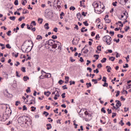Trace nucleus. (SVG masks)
Here are the masks:
<instances>
[{"label": "nucleus", "mask_w": 131, "mask_h": 131, "mask_svg": "<svg viewBox=\"0 0 131 131\" xmlns=\"http://www.w3.org/2000/svg\"><path fill=\"white\" fill-rule=\"evenodd\" d=\"M92 6L94 8V11L96 14H101L104 11V6L101 7V5L98 4L97 2H94L93 3Z\"/></svg>", "instance_id": "f257e3e1"}, {"label": "nucleus", "mask_w": 131, "mask_h": 131, "mask_svg": "<svg viewBox=\"0 0 131 131\" xmlns=\"http://www.w3.org/2000/svg\"><path fill=\"white\" fill-rule=\"evenodd\" d=\"M103 41H105L106 42L107 45L108 46H110V45H111V42H112V38L110 36H104L102 38Z\"/></svg>", "instance_id": "f03ea898"}, {"label": "nucleus", "mask_w": 131, "mask_h": 131, "mask_svg": "<svg viewBox=\"0 0 131 131\" xmlns=\"http://www.w3.org/2000/svg\"><path fill=\"white\" fill-rule=\"evenodd\" d=\"M32 43V41L31 40H28L27 42V53H29L32 49L31 47H30Z\"/></svg>", "instance_id": "7ed1b4c3"}, {"label": "nucleus", "mask_w": 131, "mask_h": 131, "mask_svg": "<svg viewBox=\"0 0 131 131\" xmlns=\"http://www.w3.org/2000/svg\"><path fill=\"white\" fill-rule=\"evenodd\" d=\"M54 43H56V40L50 39L49 40L46 42V45H48V46H50V47H52L54 45Z\"/></svg>", "instance_id": "20e7f679"}, {"label": "nucleus", "mask_w": 131, "mask_h": 131, "mask_svg": "<svg viewBox=\"0 0 131 131\" xmlns=\"http://www.w3.org/2000/svg\"><path fill=\"white\" fill-rule=\"evenodd\" d=\"M21 51L23 53H27V44L26 43L25 45L21 47Z\"/></svg>", "instance_id": "39448f33"}, {"label": "nucleus", "mask_w": 131, "mask_h": 131, "mask_svg": "<svg viewBox=\"0 0 131 131\" xmlns=\"http://www.w3.org/2000/svg\"><path fill=\"white\" fill-rule=\"evenodd\" d=\"M30 99H34L31 100V102L30 103V105L32 104H35V98L33 97L32 96H30Z\"/></svg>", "instance_id": "423d86ee"}, {"label": "nucleus", "mask_w": 131, "mask_h": 131, "mask_svg": "<svg viewBox=\"0 0 131 131\" xmlns=\"http://www.w3.org/2000/svg\"><path fill=\"white\" fill-rule=\"evenodd\" d=\"M76 16L79 21H81V20H82V18H81V17H82V15H81V14H80V13H77Z\"/></svg>", "instance_id": "0eeeda50"}, {"label": "nucleus", "mask_w": 131, "mask_h": 131, "mask_svg": "<svg viewBox=\"0 0 131 131\" xmlns=\"http://www.w3.org/2000/svg\"><path fill=\"white\" fill-rule=\"evenodd\" d=\"M59 97H60V93H59V91H57V93L54 97V100H58V98H59Z\"/></svg>", "instance_id": "6e6552de"}, {"label": "nucleus", "mask_w": 131, "mask_h": 131, "mask_svg": "<svg viewBox=\"0 0 131 131\" xmlns=\"http://www.w3.org/2000/svg\"><path fill=\"white\" fill-rule=\"evenodd\" d=\"M56 6L58 9L61 8V2H60V0L56 1Z\"/></svg>", "instance_id": "1a4fd4ad"}, {"label": "nucleus", "mask_w": 131, "mask_h": 131, "mask_svg": "<svg viewBox=\"0 0 131 131\" xmlns=\"http://www.w3.org/2000/svg\"><path fill=\"white\" fill-rule=\"evenodd\" d=\"M128 14H127V13H125V12L123 13V16H124V20H126V19H127L128 17Z\"/></svg>", "instance_id": "9d476101"}, {"label": "nucleus", "mask_w": 131, "mask_h": 131, "mask_svg": "<svg viewBox=\"0 0 131 131\" xmlns=\"http://www.w3.org/2000/svg\"><path fill=\"white\" fill-rule=\"evenodd\" d=\"M44 95L46 97H49L50 95H51V92H50V91L45 92H44Z\"/></svg>", "instance_id": "9b49d317"}, {"label": "nucleus", "mask_w": 131, "mask_h": 131, "mask_svg": "<svg viewBox=\"0 0 131 131\" xmlns=\"http://www.w3.org/2000/svg\"><path fill=\"white\" fill-rule=\"evenodd\" d=\"M97 26L99 29H103V24L100 23L97 25Z\"/></svg>", "instance_id": "f8f14e48"}, {"label": "nucleus", "mask_w": 131, "mask_h": 131, "mask_svg": "<svg viewBox=\"0 0 131 131\" xmlns=\"http://www.w3.org/2000/svg\"><path fill=\"white\" fill-rule=\"evenodd\" d=\"M44 27L45 29H50V27H49V23H46L45 25H44Z\"/></svg>", "instance_id": "ddd939ff"}, {"label": "nucleus", "mask_w": 131, "mask_h": 131, "mask_svg": "<svg viewBox=\"0 0 131 131\" xmlns=\"http://www.w3.org/2000/svg\"><path fill=\"white\" fill-rule=\"evenodd\" d=\"M106 68L107 69V72H108V73H110L111 72L110 70H112V69L111 68L110 66H107L106 67Z\"/></svg>", "instance_id": "4468645a"}, {"label": "nucleus", "mask_w": 131, "mask_h": 131, "mask_svg": "<svg viewBox=\"0 0 131 131\" xmlns=\"http://www.w3.org/2000/svg\"><path fill=\"white\" fill-rule=\"evenodd\" d=\"M47 129H48L49 130V129H50V128H52V125L51 124H47Z\"/></svg>", "instance_id": "2eb2a0df"}, {"label": "nucleus", "mask_w": 131, "mask_h": 131, "mask_svg": "<svg viewBox=\"0 0 131 131\" xmlns=\"http://www.w3.org/2000/svg\"><path fill=\"white\" fill-rule=\"evenodd\" d=\"M109 60H110L111 61H112V62H114L115 60V57H113V56H111L109 58Z\"/></svg>", "instance_id": "dca6fc26"}, {"label": "nucleus", "mask_w": 131, "mask_h": 131, "mask_svg": "<svg viewBox=\"0 0 131 131\" xmlns=\"http://www.w3.org/2000/svg\"><path fill=\"white\" fill-rule=\"evenodd\" d=\"M36 39H37V40H40V39H42V36H40V35H38L37 36Z\"/></svg>", "instance_id": "f3484780"}, {"label": "nucleus", "mask_w": 131, "mask_h": 131, "mask_svg": "<svg viewBox=\"0 0 131 131\" xmlns=\"http://www.w3.org/2000/svg\"><path fill=\"white\" fill-rule=\"evenodd\" d=\"M116 107H118V108H119V107H121V102L120 101V102H118L116 104Z\"/></svg>", "instance_id": "a211bd4d"}, {"label": "nucleus", "mask_w": 131, "mask_h": 131, "mask_svg": "<svg viewBox=\"0 0 131 131\" xmlns=\"http://www.w3.org/2000/svg\"><path fill=\"white\" fill-rule=\"evenodd\" d=\"M28 79H29V77H28L27 76H25L24 77V81H27V80H28Z\"/></svg>", "instance_id": "6ab92c4d"}, {"label": "nucleus", "mask_w": 131, "mask_h": 131, "mask_svg": "<svg viewBox=\"0 0 131 131\" xmlns=\"http://www.w3.org/2000/svg\"><path fill=\"white\" fill-rule=\"evenodd\" d=\"M120 4L122 6H124V5H125V2H124V0H120Z\"/></svg>", "instance_id": "aec40b11"}, {"label": "nucleus", "mask_w": 131, "mask_h": 131, "mask_svg": "<svg viewBox=\"0 0 131 131\" xmlns=\"http://www.w3.org/2000/svg\"><path fill=\"white\" fill-rule=\"evenodd\" d=\"M92 81V82H94V84H97V83H98V80L97 79H93Z\"/></svg>", "instance_id": "412c9836"}, {"label": "nucleus", "mask_w": 131, "mask_h": 131, "mask_svg": "<svg viewBox=\"0 0 131 131\" xmlns=\"http://www.w3.org/2000/svg\"><path fill=\"white\" fill-rule=\"evenodd\" d=\"M21 71H22L23 72L25 73V72H26V68H25V67H21Z\"/></svg>", "instance_id": "4be33fe9"}, {"label": "nucleus", "mask_w": 131, "mask_h": 131, "mask_svg": "<svg viewBox=\"0 0 131 131\" xmlns=\"http://www.w3.org/2000/svg\"><path fill=\"white\" fill-rule=\"evenodd\" d=\"M9 19H10V20H12V21H15V20H16V17H15V16H10L9 17Z\"/></svg>", "instance_id": "5701e85b"}, {"label": "nucleus", "mask_w": 131, "mask_h": 131, "mask_svg": "<svg viewBox=\"0 0 131 131\" xmlns=\"http://www.w3.org/2000/svg\"><path fill=\"white\" fill-rule=\"evenodd\" d=\"M104 20L105 21V23H110L111 22V20L108 18L106 19V18H104Z\"/></svg>", "instance_id": "b1692460"}, {"label": "nucleus", "mask_w": 131, "mask_h": 131, "mask_svg": "<svg viewBox=\"0 0 131 131\" xmlns=\"http://www.w3.org/2000/svg\"><path fill=\"white\" fill-rule=\"evenodd\" d=\"M86 85H87L86 88H88V89H89V88L92 86V83L91 82L86 83Z\"/></svg>", "instance_id": "393cba45"}, {"label": "nucleus", "mask_w": 131, "mask_h": 131, "mask_svg": "<svg viewBox=\"0 0 131 131\" xmlns=\"http://www.w3.org/2000/svg\"><path fill=\"white\" fill-rule=\"evenodd\" d=\"M102 47L101 46H98L97 47V51H99V52H101V51H102V49H101V48Z\"/></svg>", "instance_id": "a878e982"}, {"label": "nucleus", "mask_w": 131, "mask_h": 131, "mask_svg": "<svg viewBox=\"0 0 131 131\" xmlns=\"http://www.w3.org/2000/svg\"><path fill=\"white\" fill-rule=\"evenodd\" d=\"M52 47V49H56L57 47V45L54 43Z\"/></svg>", "instance_id": "bb28decb"}, {"label": "nucleus", "mask_w": 131, "mask_h": 131, "mask_svg": "<svg viewBox=\"0 0 131 131\" xmlns=\"http://www.w3.org/2000/svg\"><path fill=\"white\" fill-rule=\"evenodd\" d=\"M106 61H107V58H103L101 60V63H105V62H106Z\"/></svg>", "instance_id": "cd10ccee"}, {"label": "nucleus", "mask_w": 131, "mask_h": 131, "mask_svg": "<svg viewBox=\"0 0 131 131\" xmlns=\"http://www.w3.org/2000/svg\"><path fill=\"white\" fill-rule=\"evenodd\" d=\"M47 74H49V75H45V77H47V78H50L52 76V75L50 73H47Z\"/></svg>", "instance_id": "c85d7f7f"}, {"label": "nucleus", "mask_w": 131, "mask_h": 131, "mask_svg": "<svg viewBox=\"0 0 131 131\" xmlns=\"http://www.w3.org/2000/svg\"><path fill=\"white\" fill-rule=\"evenodd\" d=\"M102 81H104V82H107V78L105 76L103 77Z\"/></svg>", "instance_id": "c756f323"}, {"label": "nucleus", "mask_w": 131, "mask_h": 131, "mask_svg": "<svg viewBox=\"0 0 131 131\" xmlns=\"http://www.w3.org/2000/svg\"><path fill=\"white\" fill-rule=\"evenodd\" d=\"M43 115H45V116L47 117V116H49V113L47 112H43Z\"/></svg>", "instance_id": "7c9ffc66"}, {"label": "nucleus", "mask_w": 131, "mask_h": 131, "mask_svg": "<svg viewBox=\"0 0 131 131\" xmlns=\"http://www.w3.org/2000/svg\"><path fill=\"white\" fill-rule=\"evenodd\" d=\"M94 57H96L95 58V59H96V60H98V59H99L100 56H99V55L95 54V55H94Z\"/></svg>", "instance_id": "2f4dec72"}, {"label": "nucleus", "mask_w": 131, "mask_h": 131, "mask_svg": "<svg viewBox=\"0 0 131 131\" xmlns=\"http://www.w3.org/2000/svg\"><path fill=\"white\" fill-rule=\"evenodd\" d=\"M23 111H27V107H26V105H24L23 106Z\"/></svg>", "instance_id": "473e14b6"}, {"label": "nucleus", "mask_w": 131, "mask_h": 131, "mask_svg": "<svg viewBox=\"0 0 131 131\" xmlns=\"http://www.w3.org/2000/svg\"><path fill=\"white\" fill-rule=\"evenodd\" d=\"M52 38L53 39H57V38H58V36H57V35H53L52 36Z\"/></svg>", "instance_id": "72a5a7b5"}, {"label": "nucleus", "mask_w": 131, "mask_h": 131, "mask_svg": "<svg viewBox=\"0 0 131 131\" xmlns=\"http://www.w3.org/2000/svg\"><path fill=\"white\" fill-rule=\"evenodd\" d=\"M31 111L32 112H34V111H35V110H36V107H34V106H31Z\"/></svg>", "instance_id": "f704fd0d"}, {"label": "nucleus", "mask_w": 131, "mask_h": 131, "mask_svg": "<svg viewBox=\"0 0 131 131\" xmlns=\"http://www.w3.org/2000/svg\"><path fill=\"white\" fill-rule=\"evenodd\" d=\"M72 84H75V81H70V85H72Z\"/></svg>", "instance_id": "c9c22d12"}, {"label": "nucleus", "mask_w": 131, "mask_h": 131, "mask_svg": "<svg viewBox=\"0 0 131 131\" xmlns=\"http://www.w3.org/2000/svg\"><path fill=\"white\" fill-rule=\"evenodd\" d=\"M70 11H74V10H75V7H74V6H71V7L70 8Z\"/></svg>", "instance_id": "e433bc0d"}, {"label": "nucleus", "mask_w": 131, "mask_h": 131, "mask_svg": "<svg viewBox=\"0 0 131 131\" xmlns=\"http://www.w3.org/2000/svg\"><path fill=\"white\" fill-rule=\"evenodd\" d=\"M107 111L108 112V114H111L112 113V110L109 108H107Z\"/></svg>", "instance_id": "4c0bfd02"}, {"label": "nucleus", "mask_w": 131, "mask_h": 131, "mask_svg": "<svg viewBox=\"0 0 131 131\" xmlns=\"http://www.w3.org/2000/svg\"><path fill=\"white\" fill-rule=\"evenodd\" d=\"M23 19H25V17L24 16L20 17V18H18V21H19V22H21Z\"/></svg>", "instance_id": "58836bf2"}, {"label": "nucleus", "mask_w": 131, "mask_h": 131, "mask_svg": "<svg viewBox=\"0 0 131 131\" xmlns=\"http://www.w3.org/2000/svg\"><path fill=\"white\" fill-rule=\"evenodd\" d=\"M84 25H85V26H89V24L88 23V21H85L83 23Z\"/></svg>", "instance_id": "ea45409f"}, {"label": "nucleus", "mask_w": 131, "mask_h": 131, "mask_svg": "<svg viewBox=\"0 0 131 131\" xmlns=\"http://www.w3.org/2000/svg\"><path fill=\"white\" fill-rule=\"evenodd\" d=\"M31 91L30 90V88L28 87V89L26 90V93H31Z\"/></svg>", "instance_id": "a19ab883"}, {"label": "nucleus", "mask_w": 131, "mask_h": 131, "mask_svg": "<svg viewBox=\"0 0 131 131\" xmlns=\"http://www.w3.org/2000/svg\"><path fill=\"white\" fill-rule=\"evenodd\" d=\"M112 5L113 6H114V7H116V6H117V2H113L112 3Z\"/></svg>", "instance_id": "79ce46f5"}, {"label": "nucleus", "mask_w": 131, "mask_h": 131, "mask_svg": "<svg viewBox=\"0 0 131 131\" xmlns=\"http://www.w3.org/2000/svg\"><path fill=\"white\" fill-rule=\"evenodd\" d=\"M14 5L15 6H18L19 5V2H18V0H15L14 2Z\"/></svg>", "instance_id": "37998d69"}, {"label": "nucleus", "mask_w": 131, "mask_h": 131, "mask_svg": "<svg viewBox=\"0 0 131 131\" xmlns=\"http://www.w3.org/2000/svg\"><path fill=\"white\" fill-rule=\"evenodd\" d=\"M101 112H103L104 113H106V110H105V107H102L101 110Z\"/></svg>", "instance_id": "c03bdc74"}, {"label": "nucleus", "mask_w": 131, "mask_h": 131, "mask_svg": "<svg viewBox=\"0 0 131 131\" xmlns=\"http://www.w3.org/2000/svg\"><path fill=\"white\" fill-rule=\"evenodd\" d=\"M79 61L81 63H83V62L84 61V60H83V58H82V57H80V59Z\"/></svg>", "instance_id": "a18cd8bd"}, {"label": "nucleus", "mask_w": 131, "mask_h": 131, "mask_svg": "<svg viewBox=\"0 0 131 131\" xmlns=\"http://www.w3.org/2000/svg\"><path fill=\"white\" fill-rule=\"evenodd\" d=\"M38 22H40V24H41L42 23V19L39 18L38 19Z\"/></svg>", "instance_id": "49530a36"}, {"label": "nucleus", "mask_w": 131, "mask_h": 131, "mask_svg": "<svg viewBox=\"0 0 131 131\" xmlns=\"http://www.w3.org/2000/svg\"><path fill=\"white\" fill-rule=\"evenodd\" d=\"M6 47L7 49H11L12 48L10 46V44H7L6 45Z\"/></svg>", "instance_id": "de8ad7c7"}, {"label": "nucleus", "mask_w": 131, "mask_h": 131, "mask_svg": "<svg viewBox=\"0 0 131 131\" xmlns=\"http://www.w3.org/2000/svg\"><path fill=\"white\" fill-rule=\"evenodd\" d=\"M63 82H64V81H63V80H59V81H58V83L59 84H63Z\"/></svg>", "instance_id": "09e8293b"}, {"label": "nucleus", "mask_w": 131, "mask_h": 131, "mask_svg": "<svg viewBox=\"0 0 131 131\" xmlns=\"http://www.w3.org/2000/svg\"><path fill=\"white\" fill-rule=\"evenodd\" d=\"M103 86H106V88H108V83H106V82H104V84H103Z\"/></svg>", "instance_id": "8fccbe9b"}, {"label": "nucleus", "mask_w": 131, "mask_h": 131, "mask_svg": "<svg viewBox=\"0 0 131 131\" xmlns=\"http://www.w3.org/2000/svg\"><path fill=\"white\" fill-rule=\"evenodd\" d=\"M19 104H20V101H17L15 102V106H18Z\"/></svg>", "instance_id": "3c124183"}, {"label": "nucleus", "mask_w": 131, "mask_h": 131, "mask_svg": "<svg viewBox=\"0 0 131 131\" xmlns=\"http://www.w3.org/2000/svg\"><path fill=\"white\" fill-rule=\"evenodd\" d=\"M120 94V91H118L117 92V94H116V97H118V96H119V94Z\"/></svg>", "instance_id": "603ef678"}, {"label": "nucleus", "mask_w": 131, "mask_h": 131, "mask_svg": "<svg viewBox=\"0 0 131 131\" xmlns=\"http://www.w3.org/2000/svg\"><path fill=\"white\" fill-rule=\"evenodd\" d=\"M125 66H123V68H128V64L126 63L125 64Z\"/></svg>", "instance_id": "864d4df0"}, {"label": "nucleus", "mask_w": 131, "mask_h": 131, "mask_svg": "<svg viewBox=\"0 0 131 131\" xmlns=\"http://www.w3.org/2000/svg\"><path fill=\"white\" fill-rule=\"evenodd\" d=\"M94 73H96H96L98 74L99 73V70L98 69H96V70H94Z\"/></svg>", "instance_id": "5fc2aeb1"}, {"label": "nucleus", "mask_w": 131, "mask_h": 131, "mask_svg": "<svg viewBox=\"0 0 131 131\" xmlns=\"http://www.w3.org/2000/svg\"><path fill=\"white\" fill-rule=\"evenodd\" d=\"M70 60L72 62H75V59H73L72 57H70Z\"/></svg>", "instance_id": "6e6d98bb"}, {"label": "nucleus", "mask_w": 131, "mask_h": 131, "mask_svg": "<svg viewBox=\"0 0 131 131\" xmlns=\"http://www.w3.org/2000/svg\"><path fill=\"white\" fill-rule=\"evenodd\" d=\"M11 32H12L11 31H8V32L7 33V34L8 36H11Z\"/></svg>", "instance_id": "4d7b16f0"}, {"label": "nucleus", "mask_w": 131, "mask_h": 131, "mask_svg": "<svg viewBox=\"0 0 131 131\" xmlns=\"http://www.w3.org/2000/svg\"><path fill=\"white\" fill-rule=\"evenodd\" d=\"M16 76H17V77H20V76H21V75H19V73H18V71L16 72Z\"/></svg>", "instance_id": "13d9d810"}, {"label": "nucleus", "mask_w": 131, "mask_h": 131, "mask_svg": "<svg viewBox=\"0 0 131 131\" xmlns=\"http://www.w3.org/2000/svg\"><path fill=\"white\" fill-rule=\"evenodd\" d=\"M97 67L98 68H102V63H99L98 65H97Z\"/></svg>", "instance_id": "bf43d9fd"}, {"label": "nucleus", "mask_w": 131, "mask_h": 131, "mask_svg": "<svg viewBox=\"0 0 131 131\" xmlns=\"http://www.w3.org/2000/svg\"><path fill=\"white\" fill-rule=\"evenodd\" d=\"M115 116H116V113H113V115H112V117L113 118H114V117H115Z\"/></svg>", "instance_id": "052dcab7"}, {"label": "nucleus", "mask_w": 131, "mask_h": 131, "mask_svg": "<svg viewBox=\"0 0 131 131\" xmlns=\"http://www.w3.org/2000/svg\"><path fill=\"white\" fill-rule=\"evenodd\" d=\"M65 95H66V93H63L62 95H61V97L62 98V99H64L65 98Z\"/></svg>", "instance_id": "680f3d73"}, {"label": "nucleus", "mask_w": 131, "mask_h": 131, "mask_svg": "<svg viewBox=\"0 0 131 131\" xmlns=\"http://www.w3.org/2000/svg\"><path fill=\"white\" fill-rule=\"evenodd\" d=\"M1 62H2V63H4L5 62V57H2L1 59Z\"/></svg>", "instance_id": "e2e57ef3"}, {"label": "nucleus", "mask_w": 131, "mask_h": 131, "mask_svg": "<svg viewBox=\"0 0 131 131\" xmlns=\"http://www.w3.org/2000/svg\"><path fill=\"white\" fill-rule=\"evenodd\" d=\"M128 29H129V27H126V28H125V31L126 32H127Z\"/></svg>", "instance_id": "0e129e2a"}, {"label": "nucleus", "mask_w": 131, "mask_h": 131, "mask_svg": "<svg viewBox=\"0 0 131 131\" xmlns=\"http://www.w3.org/2000/svg\"><path fill=\"white\" fill-rule=\"evenodd\" d=\"M110 34H112V36H113L114 35V32L113 31H110Z\"/></svg>", "instance_id": "69168bd1"}, {"label": "nucleus", "mask_w": 131, "mask_h": 131, "mask_svg": "<svg viewBox=\"0 0 131 131\" xmlns=\"http://www.w3.org/2000/svg\"><path fill=\"white\" fill-rule=\"evenodd\" d=\"M87 70H89V72H92V68H87Z\"/></svg>", "instance_id": "338daca9"}, {"label": "nucleus", "mask_w": 131, "mask_h": 131, "mask_svg": "<svg viewBox=\"0 0 131 131\" xmlns=\"http://www.w3.org/2000/svg\"><path fill=\"white\" fill-rule=\"evenodd\" d=\"M26 25L25 24L23 23V24L21 25V28H24V26Z\"/></svg>", "instance_id": "774afa93"}]
</instances>
